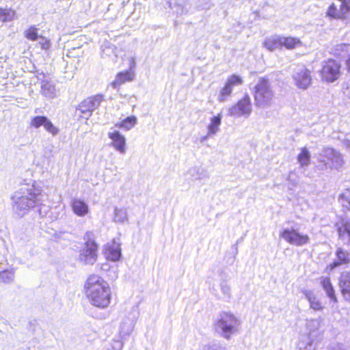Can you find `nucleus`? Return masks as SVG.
<instances>
[{
    "label": "nucleus",
    "mask_w": 350,
    "mask_h": 350,
    "mask_svg": "<svg viewBox=\"0 0 350 350\" xmlns=\"http://www.w3.org/2000/svg\"><path fill=\"white\" fill-rule=\"evenodd\" d=\"M25 186L16 191L12 198L13 211L20 217L43 202L42 183L31 179L25 180Z\"/></svg>",
    "instance_id": "obj_1"
},
{
    "label": "nucleus",
    "mask_w": 350,
    "mask_h": 350,
    "mask_svg": "<svg viewBox=\"0 0 350 350\" xmlns=\"http://www.w3.org/2000/svg\"><path fill=\"white\" fill-rule=\"evenodd\" d=\"M85 293L90 303L98 308H107L111 301V290L107 282L96 274L90 275L85 283Z\"/></svg>",
    "instance_id": "obj_2"
},
{
    "label": "nucleus",
    "mask_w": 350,
    "mask_h": 350,
    "mask_svg": "<svg viewBox=\"0 0 350 350\" xmlns=\"http://www.w3.org/2000/svg\"><path fill=\"white\" fill-rule=\"evenodd\" d=\"M254 96L255 105L258 107L266 108L272 105L275 95L268 79H259L254 87Z\"/></svg>",
    "instance_id": "obj_3"
},
{
    "label": "nucleus",
    "mask_w": 350,
    "mask_h": 350,
    "mask_svg": "<svg viewBox=\"0 0 350 350\" xmlns=\"http://www.w3.org/2000/svg\"><path fill=\"white\" fill-rule=\"evenodd\" d=\"M239 325L237 319L231 314L222 313L215 323V331L225 338H230L238 331Z\"/></svg>",
    "instance_id": "obj_4"
},
{
    "label": "nucleus",
    "mask_w": 350,
    "mask_h": 350,
    "mask_svg": "<svg viewBox=\"0 0 350 350\" xmlns=\"http://www.w3.org/2000/svg\"><path fill=\"white\" fill-rule=\"evenodd\" d=\"M280 238L291 245L301 247L310 243V239L308 235L301 234L293 228H284L280 232Z\"/></svg>",
    "instance_id": "obj_5"
},
{
    "label": "nucleus",
    "mask_w": 350,
    "mask_h": 350,
    "mask_svg": "<svg viewBox=\"0 0 350 350\" xmlns=\"http://www.w3.org/2000/svg\"><path fill=\"white\" fill-rule=\"evenodd\" d=\"M340 64L336 60L329 59L322 64V68L320 71L323 80L327 82H334L337 80L340 75Z\"/></svg>",
    "instance_id": "obj_6"
},
{
    "label": "nucleus",
    "mask_w": 350,
    "mask_h": 350,
    "mask_svg": "<svg viewBox=\"0 0 350 350\" xmlns=\"http://www.w3.org/2000/svg\"><path fill=\"white\" fill-rule=\"evenodd\" d=\"M295 85L301 90H306L312 83L311 72L304 66H297L293 72Z\"/></svg>",
    "instance_id": "obj_7"
},
{
    "label": "nucleus",
    "mask_w": 350,
    "mask_h": 350,
    "mask_svg": "<svg viewBox=\"0 0 350 350\" xmlns=\"http://www.w3.org/2000/svg\"><path fill=\"white\" fill-rule=\"evenodd\" d=\"M104 100L103 96L97 94L92 97H89L83 100L77 107V110L80 111L81 116L88 120L92 113V111L96 109Z\"/></svg>",
    "instance_id": "obj_8"
},
{
    "label": "nucleus",
    "mask_w": 350,
    "mask_h": 350,
    "mask_svg": "<svg viewBox=\"0 0 350 350\" xmlns=\"http://www.w3.org/2000/svg\"><path fill=\"white\" fill-rule=\"evenodd\" d=\"M328 8L327 15L333 18H346L350 12V0H336Z\"/></svg>",
    "instance_id": "obj_9"
},
{
    "label": "nucleus",
    "mask_w": 350,
    "mask_h": 350,
    "mask_svg": "<svg viewBox=\"0 0 350 350\" xmlns=\"http://www.w3.org/2000/svg\"><path fill=\"white\" fill-rule=\"evenodd\" d=\"M98 245H84L79 252L78 261L83 265H93L98 258Z\"/></svg>",
    "instance_id": "obj_10"
},
{
    "label": "nucleus",
    "mask_w": 350,
    "mask_h": 350,
    "mask_svg": "<svg viewBox=\"0 0 350 350\" xmlns=\"http://www.w3.org/2000/svg\"><path fill=\"white\" fill-rule=\"evenodd\" d=\"M251 112L252 103L248 94H245L236 105L229 109L230 116L235 118L241 116L248 117Z\"/></svg>",
    "instance_id": "obj_11"
},
{
    "label": "nucleus",
    "mask_w": 350,
    "mask_h": 350,
    "mask_svg": "<svg viewBox=\"0 0 350 350\" xmlns=\"http://www.w3.org/2000/svg\"><path fill=\"white\" fill-rule=\"evenodd\" d=\"M321 162H325V159L331 162L330 167H334L336 169L340 168L344 163L343 158L342 154L336 150L329 148L325 147L322 150L319 154Z\"/></svg>",
    "instance_id": "obj_12"
},
{
    "label": "nucleus",
    "mask_w": 350,
    "mask_h": 350,
    "mask_svg": "<svg viewBox=\"0 0 350 350\" xmlns=\"http://www.w3.org/2000/svg\"><path fill=\"white\" fill-rule=\"evenodd\" d=\"M242 83L243 80L238 75H233L229 77L224 87L220 91V94L217 98L219 102L223 103L226 101L227 97L231 94L233 87L241 85Z\"/></svg>",
    "instance_id": "obj_13"
},
{
    "label": "nucleus",
    "mask_w": 350,
    "mask_h": 350,
    "mask_svg": "<svg viewBox=\"0 0 350 350\" xmlns=\"http://www.w3.org/2000/svg\"><path fill=\"white\" fill-rule=\"evenodd\" d=\"M109 137L112 140V146L120 153L126 152V139L119 131L113 130L108 133Z\"/></svg>",
    "instance_id": "obj_14"
},
{
    "label": "nucleus",
    "mask_w": 350,
    "mask_h": 350,
    "mask_svg": "<svg viewBox=\"0 0 350 350\" xmlns=\"http://www.w3.org/2000/svg\"><path fill=\"white\" fill-rule=\"evenodd\" d=\"M339 285L343 298L350 302V271H344L341 273Z\"/></svg>",
    "instance_id": "obj_15"
},
{
    "label": "nucleus",
    "mask_w": 350,
    "mask_h": 350,
    "mask_svg": "<svg viewBox=\"0 0 350 350\" xmlns=\"http://www.w3.org/2000/svg\"><path fill=\"white\" fill-rule=\"evenodd\" d=\"M70 206L73 213L79 217H84L89 212L88 205L79 198H72Z\"/></svg>",
    "instance_id": "obj_16"
},
{
    "label": "nucleus",
    "mask_w": 350,
    "mask_h": 350,
    "mask_svg": "<svg viewBox=\"0 0 350 350\" xmlns=\"http://www.w3.org/2000/svg\"><path fill=\"white\" fill-rule=\"evenodd\" d=\"M137 319L136 314H133V317L129 320H124L122 322L120 328V335L122 338L129 336L132 332L133 326Z\"/></svg>",
    "instance_id": "obj_17"
},
{
    "label": "nucleus",
    "mask_w": 350,
    "mask_h": 350,
    "mask_svg": "<svg viewBox=\"0 0 350 350\" xmlns=\"http://www.w3.org/2000/svg\"><path fill=\"white\" fill-rule=\"evenodd\" d=\"M106 255L107 259L111 261H118L121 257V248L119 244L113 243L109 245L106 250Z\"/></svg>",
    "instance_id": "obj_18"
},
{
    "label": "nucleus",
    "mask_w": 350,
    "mask_h": 350,
    "mask_svg": "<svg viewBox=\"0 0 350 350\" xmlns=\"http://www.w3.org/2000/svg\"><path fill=\"white\" fill-rule=\"evenodd\" d=\"M281 42L282 47L284 46L288 50L302 46V42L299 38L291 36L285 37L281 36Z\"/></svg>",
    "instance_id": "obj_19"
},
{
    "label": "nucleus",
    "mask_w": 350,
    "mask_h": 350,
    "mask_svg": "<svg viewBox=\"0 0 350 350\" xmlns=\"http://www.w3.org/2000/svg\"><path fill=\"white\" fill-rule=\"evenodd\" d=\"M264 46L271 51L282 48L281 36L274 35L267 38L264 41Z\"/></svg>",
    "instance_id": "obj_20"
},
{
    "label": "nucleus",
    "mask_w": 350,
    "mask_h": 350,
    "mask_svg": "<svg viewBox=\"0 0 350 350\" xmlns=\"http://www.w3.org/2000/svg\"><path fill=\"white\" fill-rule=\"evenodd\" d=\"M322 287L323 290L325 291L327 296L330 299L331 301L334 302H337V298L335 295V291L334 289V286H332L330 279L327 277L323 278L321 281Z\"/></svg>",
    "instance_id": "obj_21"
},
{
    "label": "nucleus",
    "mask_w": 350,
    "mask_h": 350,
    "mask_svg": "<svg viewBox=\"0 0 350 350\" xmlns=\"http://www.w3.org/2000/svg\"><path fill=\"white\" fill-rule=\"evenodd\" d=\"M221 124V116L217 114L210 119V123L207 126L209 135H215L219 131V126Z\"/></svg>",
    "instance_id": "obj_22"
},
{
    "label": "nucleus",
    "mask_w": 350,
    "mask_h": 350,
    "mask_svg": "<svg viewBox=\"0 0 350 350\" xmlns=\"http://www.w3.org/2000/svg\"><path fill=\"white\" fill-rule=\"evenodd\" d=\"M133 80V76L131 72L126 71L124 72H119L116 79L111 83V86L114 89H117L121 84L126 81H131Z\"/></svg>",
    "instance_id": "obj_23"
},
{
    "label": "nucleus",
    "mask_w": 350,
    "mask_h": 350,
    "mask_svg": "<svg viewBox=\"0 0 350 350\" xmlns=\"http://www.w3.org/2000/svg\"><path fill=\"white\" fill-rule=\"evenodd\" d=\"M42 94L49 98L55 96L56 90L55 85L50 81H43L41 85Z\"/></svg>",
    "instance_id": "obj_24"
},
{
    "label": "nucleus",
    "mask_w": 350,
    "mask_h": 350,
    "mask_svg": "<svg viewBox=\"0 0 350 350\" xmlns=\"http://www.w3.org/2000/svg\"><path fill=\"white\" fill-rule=\"evenodd\" d=\"M16 12L10 8H0V21L3 23L10 22L14 20Z\"/></svg>",
    "instance_id": "obj_25"
},
{
    "label": "nucleus",
    "mask_w": 350,
    "mask_h": 350,
    "mask_svg": "<svg viewBox=\"0 0 350 350\" xmlns=\"http://www.w3.org/2000/svg\"><path fill=\"white\" fill-rule=\"evenodd\" d=\"M350 44H338L332 48L331 53L336 57H344L349 51Z\"/></svg>",
    "instance_id": "obj_26"
},
{
    "label": "nucleus",
    "mask_w": 350,
    "mask_h": 350,
    "mask_svg": "<svg viewBox=\"0 0 350 350\" xmlns=\"http://www.w3.org/2000/svg\"><path fill=\"white\" fill-rule=\"evenodd\" d=\"M310 152L306 148H302L300 153L297 156V160L301 166H307L309 165L310 161Z\"/></svg>",
    "instance_id": "obj_27"
},
{
    "label": "nucleus",
    "mask_w": 350,
    "mask_h": 350,
    "mask_svg": "<svg viewBox=\"0 0 350 350\" xmlns=\"http://www.w3.org/2000/svg\"><path fill=\"white\" fill-rule=\"evenodd\" d=\"M339 237L343 240L350 242V221H346L341 227L338 228Z\"/></svg>",
    "instance_id": "obj_28"
},
{
    "label": "nucleus",
    "mask_w": 350,
    "mask_h": 350,
    "mask_svg": "<svg viewBox=\"0 0 350 350\" xmlns=\"http://www.w3.org/2000/svg\"><path fill=\"white\" fill-rule=\"evenodd\" d=\"M304 295L310 302V307L312 309L318 310L321 308V303L317 299L313 292L310 291H305Z\"/></svg>",
    "instance_id": "obj_29"
},
{
    "label": "nucleus",
    "mask_w": 350,
    "mask_h": 350,
    "mask_svg": "<svg viewBox=\"0 0 350 350\" xmlns=\"http://www.w3.org/2000/svg\"><path fill=\"white\" fill-rule=\"evenodd\" d=\"M137 123V118L135 116H129L123 120L121 122L117 123L116 126L118 128L124 129L126 130H130Z\"/></svg>",
    "instance_id": "obj_30"
},
{
    "label": "nucleus",
    "mask_w": 350,
    "mask_h": 350,
    "mask_svg": "<svg viewBox=\"0 0 350 350\" xmlns=\"http://www.w3.org/2000/svg\"><path fill=\"white\" fill-rule=\"evenodd\" d=\"M113 221L116 223H124L128 220L126 211L124 208H115Z\"/></svg>",
    "instance_id": "obj_31"
},
{
    "label": "nucleus",
    "mask_w": 350,
    "mask_h": 350,
    "mask_svg": "<svg viewBox=\"0 0 350 350\" xmlns=\"http://www.w3.org/2000/svg\"><path fill=\"white\" fill-rule=\"evenodd\" d=\"M14 271L11 270H4L0 271V281L5 284H10L14 280Z\"/></svg>",
    "instance_id": "obj_32"
},
{
    "label": "nucleus",
    "mask_w": 350,
    "mask_h": 350,
    "mask_svg": "<svg viewBox=\"0 0 350 350\" xmlns=\"http://www.w3.org/2000/svg\"><path fill=\"white\" fill-rule=\"evenodd\" d=\"M336 255L338 260L342 264L350 263V252L345 251L342 248L339 247L336 250Z\"/></svg>",
    "instance_id": "obj_33"
},
{
    "label": "nucleus",
    "mask_w": 350,
    "mask_h": 350,
    "mask_svg": "<svg viewBox=\"0 0 350 350\" xmlns=\"http://www.w3.org/2000/svg\"><path fill=\"white\" fill-rule=\"evenodd\" d=\"M339 202L344 208L350 211V190L347 189L341 193L338 198Z\"/></svg>",
    "instance_id": "obj_34"
},
{
    "label": "nucleus",
    "mask_w": 350,
    "mask_h": 350,
    "mask_svg": "<svg viewBox=\"0 0 350 350\" xmlns=\"http://www.w3.org/2000/svg\"><path fill=\"white\" fill-rule=\"evenodd\" d=\"M168 3L170 8L174 10V11L177 14H183L185 13V5L181 2H176L174 0H170Z\"/></svg>",
    "instance_id": "obj_35"
},
{
    "label": "nucleus",
    "mask_w": 350,
    "mask_h": 350,
    "mask_svg": "<svg viewBox=\"0 0 350 350\" xmlns=\"http://www.w3.org/2000/svg\"><path fill=\"white\" fill-rule=\"evenodd\" d=\"M44 128L46 131L49 133L52 134L53 136L57 135L59 133V129L53 125L51 121L46 118L45 123L44 124Z\"/></svg>",
    "instance_id": "obj_36"
},
{
    "label": "nucleus",
    "mask_w": 350,
    "mask_h": 350,
    "mask_svg": "<svg viewBox=\"0 0 350 350\" xmlns=\"http://www.w3.org/2000/svg\"><path fill=\"white\" fill-rule=\"evenodd\" d=\"M220 288L224 298L230 299L231 297V288L226 280L222 279L220 283Z\"/></svg>",
    "instance_id": "obj_37"
},
{
    "label": "nucleus",
    "mask_w": 350,
    "mask_h": 350,
    "mask_svg": "<svg viewBox=\"0 0 350 350\" xmlns=\"http://www.w3.org/2000/svg\"><path fill=\"white\" fill-rule=\"evenodd\" d=\"M46 118L47 117L44 116H38L33 117L31 119L30 124H31V126L35 127L36 129H38L41 126H44V124L45 123Z\"/></svg>",
    "instance_id": "obj_38"
},
{
    "label": "nucleus",
    "mask_w": 350,
    "mask_h": 350,
    "mask_svg": "<svg viewBox=\"0 0 350 350\" xmlns=\"http://www.w3.org/2000/svg\"><path fill=\"white\" fill-rule=\"evenodd\" d=\"M25 36L27 39L33 41L36 40L39 38V36L37 32V29L34 26H32L29 29L26 30L25 31Z\"/></svg>",
    "instance_id": "obj_39"
},
{
    "label": "nucleus",
    "mask_w": 350,
    "mask_h": 350,
    "mask_svg": "<svg viewBox=\"0 0 350 350\" xmlns=\"http://www.w3.org/2000/svg\"><path fill=\"white\" fill-rule=\"evenodd\" d=\"M94 238L95 235L92 231L86 232L83 236V239L85 241L84 245H88V244L97 245L94 241Z\"/></svg>",
    "instance_id": "obj_40"
},
{
    "label": "nucleus",
    "mask_w": 350,
    "mask_h": 350,
    "mask_svg": "<svg viewBox=\"0 0 350 350\" xmlns=\"http://www.w3.org/2000/svg\"><path fill=\"white\" fill-rule=\"evenodd\" d=\"M206 350H228L225 347L219 344H211L206 346Z\"/></svg>",
    "instance_id": "obj_41"
},
{
    "label": "nucleus",
    "mask_w": 350,
    "mask_h": 350,
    "mask_svg": "<svg viewBox=\"0 0 350 350\" xmlns=\"http://www.w3.org/2000/svg\"><path fill=\"white\" fill-rule=\"evenodd\" d=\"M343 92L350 99V80L343 85Z\"/></svg>",
    "instance_id": "obj_42"
},
{
    "label": "nucleus",
    "mask_w": 350,
    "mask_h": 350,
    "mask_svg": "<svg viewBox=\"0 0 350 350\" xmlns=\"http://www.w3.org/2000/svg\"><path fill=\"white\" fill-rule=\"evenodd\" d=\"M40 38H42V42H40V44L41 45V47L42 49H47L49 46H50V44H49V40H45L43 37L40 36Z\"/></svg>",
    "instance_id": "obj_43"
},
{
    "label": "nucleus",
    "mask_w": 350,
    "mask_h": 350,
    "mask_svg": "<svg viewBox=\"0 0 350 350\" xmlns=\"http://www.w3.org/2000/svg\"><path fill=\"white\" fill-rule=\"evenodd\" d=\"M343 145L348 149H350V139H345L343 141Z\"/></svg>",
    "instance_id": "obj_44"
},
{
    "label": "nucleus",
    "mask_w": 350,
    "mask_h": 350,
    "mask_svg": "<svg viewBox=\"0 0 350 350\" xmlns=\"http://www.w3.org/2000/svg\"><path fill=\"white\" fill-rule=\"evenodd\" d=\"M342 263L340 261V260H338V261H335L334 262L332 265H331V267L332 269H334L338 266H340V265H342Z\"/></svg>",
    "instance_id": "obj_45"
},
{
    "label": "nucleus",
    "mask_w": 350,
    "mask_h": 350,
    "mask_svg": "<svg viewBox=\"0 0 350 350\" xmlns=\"http://www.w3.org/2000/svg\"><path fill=\"white\" fill-rule=\"evenodd\" d=\"M211 135H209L208 131V132H207V134H206V135H204V136H203V137H202L200 138V142H202H202H205V141H206V140H207V139H208V138L210 136H211Z\"/></svg>",
    "instance_id": "obj_46"
},
{
    "label": "nucleus",
    "mask_w": 350,
    "mask_h": 350,
    "mask_svg": "<svg viewBox=\"0 0 350 350\" xmlns=\"http://www.w3.org/2000/svg\"><path fill=\"white\" fill-rule=\"evenodd\" d=\"M299 350H313L311 345H308L305 348H302L301 347H299Z\"/></svg>",
    "instance_id": "obj_47"
},
{
    "label": "nucleus",
    "mask_w": 350,
    "mask_h": 350,
    "mask_svg": "<svg viewBox=\"0 0 350 350\" xmlns=\"http://www.w3.org/2000/svg\"><path fill=\"white\" fill-rule=\"evenodd\" d=\"M224 270H220V272H219V274L220 275H222V274L224 273Z\"/></svg>",
    "instance_id": "obj_48"
},
{
    "label": "nucleus",
    "mask_w": 350,
    "mask_h": 350,
    "mask_svg": "<svg viewBox=\"0 0 350 350\" xmlns=\"http://www.w3.org/2000/svg\"><path fill=\"white\" fill-rule=\"evenodd\" d=\"M132 64H133V65H135V62H134V59H132Z\"/></svg>",
    "instance_id": "obj_49"
},
{
    "label": "nucleus",
    "mask_w": 350,
    "mask_h": 350,
    "mask_svg": "<svg viewBox=\"0 0 350 350\" xmlns=\"http://www.w3.org/2000/svg\"><path fill=\"white\" fill-rule=\"evenodd\" d=\"M327 165H328L327 163H325V167H327Z\"/></svg>",
    "instance_id": "obj_50"
},
{
    "label": "nucleus",
    "mask_w": 350,
    "mask_h": 350,
    "mask_svg": "<svg viewBox=\"0 0 350 350\" xmlns=\"http://www.w3.org/2000/svg\"><path fill=\"white\" fill-rule=\"evenodd\" d=\"M289 189H291V187L290 185L288 186Z\"/></svg>",
    "instance_id": "obj_51"
},
{
    "label": "nucleus",
    "mask_w": 350,
    "mask_h": 350,
    "mask_svg": "<svg viewBox=\"0 0 350 350\" xmlns=\"http://www.w3.org/2000/svg\"><path fill=\"white\" fill-rule=\"evenodd\" d=\"M134 313H136V314H137V310H134Z\"/></svg>",
    "instance_id": "obj_52"
}]
</instances>
